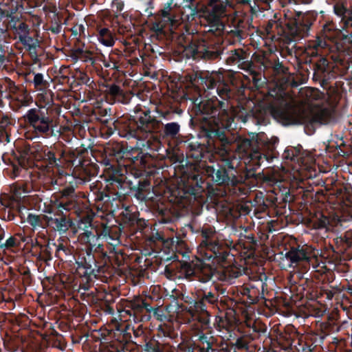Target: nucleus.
<instances>
[{"instance_id":"1","label":"nucleus","mask_w":352,"mask_h":352,"mask_svg":"<svg viewBox=\"0 0 352 352\" xmlns=\"http://www.w3.org/2000/svg\"><path fill=\"white\" fill-rule=\"evenodd\" d=\"M71 334L74 344L82 343L89 344L90 338L94 342H100L101 345L109 349L111 352H131L138 345L131 340V334L129 331H74Z\"/></svg>"},{"instance_id":"2","label":"nucleus","mask_w":352,"mask_h":352,"mask_svg":"<svg viewBox=\"0 0 352 352\" xmlns=\"http://www.w3.org/2000/svg\"><path fill=\"white\" fill-rule=\"evenodd\" d=\"M301 95L307 98V101L302 105L292 109V114L289 119L294 123H314L322 122L324 112L318 105L313 104V101L322 98L323 94L318 89L314 88H305L300 91Z\"/></svg>"},{"instance_id":"3","label":"nucleus","mask_w":352,"mask_h":352,"mask_svg":"<svg viewBox=\"0 0 352 352\" xmlns=\"http://www.w3.org/2000/svg\"><path fill=\"white\" fill-rule=\"evenodd\" d=\"M6 336L14 347L25 349L35 352H43L47 345V338L39 331H28V334L23 335L21 331H5Z\"/></svg>"},{"instance_id":"4","label":"nucleus","mask_w":352,"mask_h":352,"mask_svg":"<svg viewBox=\"0 0 352 352\" xmlns=\"http://www.w3.org/2000/svg\"><path fill=\"white\" fill-rule=\"evenodd\" d=\"M276 333L275 338H271V342L274 346L279 347L284 352H299L300 350H306L307 344L300 343V340H295L292 338L291 333L298 336L299 331H274Z\"/></svg>"},{"instance_id":"5","label":"nucleus","mask_w":352,"mask_h":352,"mask_svg":"<svg viewBox=\"0 0 352 352\" xmlns=\"http://www.w3.org/2000/svg\"><path fill=\"white\" fill-rule=\"evenodd\" d=\"M25 118L37 133H47L52 124V120L44 113L41 108L30 109Z\"/></svg>"},{"instance_id":"6","label":"nucleus","mask_w":352,"mask_h":352,"mask_svg":"<svg viewBox=\"0 0 352 352\" xmlns=\"http://www.w3.org/2000/svg\"><path fill=\"white\" fill-rule=\"evenodd\" d=\"M318 251L315 250L311 246L305 245L300 248L292 249L286 254V257L292 264L297 263L302 261H310L316 258Z\"/></svg>"},{"instance_id":"7","label":"nucleus","mask_w":352,"mask_h":352,"mask_svg":"<svg viewBox=\"0 0 352 352\" xmlns=\"http://www.w3.org/2000/svg\"><path fill=\"white\" fill-rule=\"evenodd\" d=\"M234 256L226 252L219 253V255L215 254L212 263L217 265V268H222L225 270L223 272H228L230 267H232L234 262Z\"/></svg>"},{"instance_id":"8","label":"nucleus","mask_w":352,"mask_h":352,"mask_svg":"<svg viewBox=\"0 0 352 352\" xmlns=\"http://www.w3.org/2000/svg\"><path fill=\"white\" fill-rule=\"evenodd\" d=\"M160 342L155 338V336L149 338H145V344L143 346V350L146 352H163Z\"/></svg>"},{"instance_id":"9","label":"nucleus","mask_w":352,"mask_h":352,"mask_svg":"<svg viewBox=\"0 0 352 352\" xmlns=\"http://www.w3.org/2000/svg\"><path fill=\"white\" fill-rule=\"evenodd\" d=\"M98 38L99 41L105 46H112L114 40L110 31L107 28H102L99 30Z\"/></svg>"},{"instance_id":"10","label":"nucleus","mask_w":352,"mask_h":352,"mask_svg":"<svg viewBox=\"0 0 352 352\" xmlns=\"http://www.w3.org/2000/svg\"><path fill=\"white\" fill-rule=\"evenodd\" d=\"M230 344L232 345V347L234 346V349L239 350L248 349L249 347L252 346L248 338L242 336L237 338L234 343L230 342Z\"/></svg>"},{"instance_id":"11","label":"nucleus","mask_w":352,"mask_h":352,"mask_svg":"<svg viewBox=\"0 0 352 352\" xmlns=\"http://www.w3.org/2000/svg\"><path fill=\"white\" fill-rule=\"evenodd\" d=\"M210 6L212 7V12L215 16H220L225 12V6L217 0H212Z\"/></svg>"},{"instance_id":"12","label":"nucleus","mask_w":352,"mask_h":352,"mask_svg":"<svg viewBox=\"0 0 352 352\" xmlns=\"http://www.w3.org/2000/svg\"><path fill=\"white\" fill-rule=\"evenodd\" d=\"M207 337L205 335H201L199 336V340L202 342V344H206V347L204 346L199 349L200 352H209L211 350L212 352H219L217 349H214L212 348V344L207 340Z\"/></svg>"},{"instance_id":"13","label":"nucleus","mask_w":352,"mask_h":352,"mask_svg":"<svg viewBox=\"0 0 352 352\" xmlns=\"http://www.w3.org/2000/svg\"><path fill=\"white\" fill-rule=\"evenodd\" d=\"M179 130V126L175 122L168 123L165 125V133L166 135H175Z\"/></svg>"},{"instance_id":"14","label":"nucleus","mask_w":352,"mask_h":352,"mask_svg":"<svg viewBox=\"0 0 352 352\" xmlns=\"http://www.w3.org/2000/svg\"><path fill=\"white\" fill-rule=\"evenodd\" d=\"M178 347L181 351H184V352H197L201 348L196 346L195 343L184 344L183 342L179 343Z\"/></svg>"},{"instance_id":"15","label":"nucleus","mask_w":352,"mask_h":352,"mask_svg":"<svg viewBox=\"0 0 352 352\" xmlns=\"http://www.w3.org/2000/svg\"><path fill=\"white\" fill-rule=\"evenodd\" d=\"M52 333L51 334H47V333H41V331H39V334H41L43 335V336L46 337L47 338V345L43 349V352H45V349L49 346L50 345L52 344V346H54V344H52L51 343V341H50V339H51V337L53 336V337H58L59 336V334L58 333L57 331H50ZM30 352H35V351H29Z\"/></svg>"},{"instance_id":"16","label":"nucleus","mask_w":352,"mask_h":352,"mask_svg":"<svg viewBox=\"0 0 352 352\" xmlns=\"http://www.w3.org/2000/svg\"><path fill=\"white\" fill-rule=\"evenodd\" d=\"M108 93L113 96H118L122 95V90L118 86L113 85L109 87Z\"/></svg>"},{"instance_id":"17","label":"nucleus","mask_w":352,"mask_h":352,"mask_svg":"<svg viewBox=\"0 0 352 352\" xmlns=\"http://www.w3.org/2000/svg\"><path fill=\"white\" fill-rule=\"evenodd\" d=\"M328 223V219L325 217L322 216L318 221L316 225V228H325Z\"/></svg>"},{"instance_id":"18","label":"nucleus","mask_w":352,"mask_h":352,"mask_svg":"<svg viewBox=\"0 0 352 352\" xmlns=\"http://www.w3.org/2000/svg\"><path fill=\"white\" fill-rule=\"evenodd\" d=\"M16 244V240L14 237H10L8 239L6 240V243L4 244H2L1 245V248L4 247L6 248H12L15 246Z\"/></svg>"},{"instance_id":"19","label":"nucleus","mask_w":352,"mask_h":352,"mask_svg":"<svg viewBox=\"0 0 352 352\" xmlns=\"http://www.w3.org/2000/svg\"><path fill=\"white\" fill-rule=\"evenodd\" d=\"M28 222L33 226H36L38 224V216L30 214L28 217Z\"/></svg>"},{"instance_id":"20","label":"nucleus","mask_w":352,"mask_h":352,"mask_svg":"<svg viewBox=\"0 0 352 352\" xmlns=\"http://www.w3.org/2000/svg\"><path fill=\"white\" fill-rule=\"evenodd\" d=\"M43 75L41 74H36L35 76H34V83L36 86H38V85H40L42 84L43 82Z\"/></svg>"},{"instance_id":"21","label":"nucleus","mask_w":352,"mask_h":352,"mask_svg":"<svg viewBox=\"0 0 352 352\" xmlns=\"http://www.w3.org/2000/svg\"><path fill=\"white\" fill-rule=\"evenodd\" d=\"M160 332L162 333V334L164 336L169 337L170 338H175L177 337V333H176V331H160Z\"/></svg>"},{"instance_id":"22","label":"nucleus","mask_w":352,"mask_h":352,"mask_svg":"<svg viewBox=\"0 0 352 352\" xmlns=\"http://www.w3.org/2000/svg\"><path fill=\"white\" fill-rule=\"evenodd\" d=\"M220 174H221V172L220 171H217L216 173H215V177L214 175H212V178L214 180H215L217 182H219V183H223L224 182V178L223 177H221L220 176Z\"/></svg>"},{"instance_id":"23","label":"nucleus","mask_w":352,"mask_h":352,"mask_svg":"<svg viewBox=\"0 0 352 352\" xmlns=\"http://www.w3.org/2000/svg\"><path fill=\"white\" fill-rule=\"evenodd\" d=\"M218 92H219V96L221 98H225L226 97H227L228 96V90L227 88H223L222 89H219L218 88Z\"/></svg>"},{"instance_id":"24","label":"nucleus","mask_w":352,"mask_h":352,"mask_svg":"<svg viewBox=\"0 0 352 352\" xmlns=\"http://www.w3.org/2000/svg\"><path fill=\"white\" fill-rule=\"evenodd\" d=\"M307 159H303L302 160V163L305 164V165H307L308 164H311L314 162V158L313 157L309 155V154H307Z\"/></svg>"},{"instance_id":"25","label":"nucleus","mask_w":352,"mask_h":352,"mask_svg":"<svg viewBox=\"0 0 352 352\" xmlns=\"http://www.w3.org/2000/svg\"><path fill=\"white\" fill-rule=\"evenodd\" d=\"M212 234V231H209L208 232L207 230H203L202 231V234L204 235V237L206 238H208L210 236V234Z\"/></svg>"},{"instance_id":"26","label":"nucleus","mask_w":352,"mask_h":352,"mask_svg":"<svg viewBox=\"0 0 352 352\" xmlns=\"http://www.w3.org/2000/svg\"><path fill=\"white\" fill-rule=\"evenodd\" d=\"M195 307L196 308H200L201 310H203L202 302H195Z\"/></svg>"},{"instance_id":"27","label":"nucleus","mask_w":352,"mask_h":352,"mask_svg":"<svg viewBox=\"0 0 352 352\" xmlns=\"http://www.w3.org/2000/svg\"><path fill=\"white\" fill-rule=\"evenodd\" d=\"M134 336L135 337H138L139 336H140L142 333H144V331H133Z\"/></svg>"},{"instance_id":"28","label":"nucleus","mask_w":352,"mask_h":352,"mask_svg":"<svg viewBox=\"0 0 352 352\" xmlns=\"http://www.w3.org/2000/svg\"><path fill=\"white\" fill-rule=\"evenodd\" d=\"M232 58L234 60H236V58L239 59V60L240 59L239 54L236 52L234 53V54L233 55V56Z\"/></svg>"},{"instance_id":"29","label":"nucleus","mask_w":352,"mask_h":352,"mask_svg":"<svg viewBox=\"0 0 352 352\" xmlns=\"http://www.w3.org/2000/svg\"><path fill=\"white\" fill-rule=\"evenodd\" d=\"M198 52H199V51H198V50L197 48H195V49L193 48L192 50V56L196 55Z\"/></svg>"},{"instance_id":"30","label":"nucleus","mask_w":352,"mask_h":352,"mask_svg":"<svg viewBox=\"0 0 352 352\" xmlns=\"http://www.w3.org/2000/svg\"><path fill=\"white\" fill-rule=\"evenodd\" d=\"M4 238V232L3 231H0V243Z\"/></svg>"},{"instance_id":"31","label":"nucleus","mask_w":352,"mask_h":352,"mask_svg":"<svg viewBox=\"0 0 352 352\" xmlns=\"http://www.w3.org/2000/svg\"><path fill=\"white\" fill-rule=\"evenodd\" d=\"M168 11H166V10H163L162 11V16L164 17H166V16H168Z\"/></svg>"},{"instance_id":"32","label":"nucleus","mask_w":352,"mask_h":352,"mask_svg":"<svg viewBox=\"0 0 352 352\" xmlns=\"http://www.w3.org/2000/svg\"><path fill=\"white\" fill-rule=\"evenodd\" d=\"M202 244H204L205 246H208V243L206 241H203Z\"/></svg>"},{"instance_id":"33","label":"nucleus","mask_w":352,"mask_h":352,"mask_svg":"<svg viewBox=\"0 0 352 352\" xmlns=\"http://www.w3.org/2000/svg\"><path fill=\"white\" fill-rule=\"evenodd\" d=\"M254 332H255V333H260L261 331H254ZM261 332H262V333H266L267 331H261Z\"/></svg>"},{"instance_id":"34","label":"nucleus","mask_w":352,"mask_h":352,"mask_svg":"<svg viewBox=\"0 0 352 352\" xmlns=\"http://www.w3.org/2000/svg\"><path fill=\"white\" fill-rule=\"evenodd\" d=\"M324 339V336L322 337H320V342H321L322 341V340Z\"/></svg>"},{"instance_id":"35","label":"nucleus","mask_w":352,"mask_h":352,"mask_svg":"<svg viewBox=\"0 0 352 352\" xmlns=\"http://www.w3.org/2000/svg\"><path fill=\"white\" fill-rule=\"evenodd\" d=\"M210 278V276H208L206 280H208Z\"/></svg>"},{"instance_id":"36","label":"nucleus","mask_w":352,"mask_h":352,"mask_svg":"<svg viewBox=\"0 0 352 352\" xmlns=\"http://www.w3.org/2000/svg\"><path fill=\"white\" fill-rule=\"evenodd\" d=\"M53 161L55 162V157L53 156Z\"/></svg>"},{"instance_id":"37","label":"nucleus","mask_w":352,"mask_h":352,"mask_svg":"<svg viewBox=\"0 0 352 352\" xmlns=\"http://www.w3.org/2000/svg\"><path fill=\"white\" fill-rule=\"evenodd\" d=\"M183 336L182 331H181V338Z\"/></svg>"},{"instance_id":"38","label":"nucleus","mask_w":352,"mask_h":352,"mask_svg":"<svg viewBox=\"0 0 352 352\" xmlns=\"http://www.w3.org/2000/svg\"><path fill=\"white\" fill-rule=\"evenodd\" d=\"M351 336H352V331H351Z\"/></svg>"}]
</instances>
